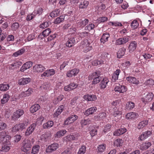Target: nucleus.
I'll return each mask as SVG.
<instances>
[{"label": "nucleus", "mask_w": 154, "mask_h": 154, "mask_svg": "<svg viewBox=\"0 0 154 154\" xmlns=\"http://www.w3.org/2000/svg\"><path fill=\"white\" fill-rule=\"evenodd\" d=\"M11 138L10 136L7 134L6 132L2 131L0 133V141L3 142L0 152H7L9 151L11 146Z\"/></svg>", "instance_id": "nucleus-1"}, {"label": "nucleus", "mask_w": 154, "mask_h": 154, "mask_svg": "<svg viewBox=\"0 0 154 154\" xmlns=\"http://www.w3.org/2000/svg\"><path fill=\"white\" fill-rule=\"evenodd\" d=\"M99 73L98 72H95L88 76L89 79H93L92 83L96 84L98 83L101 80V77L99 75Z\"/></svg>", "instance_id": "nucleus-2"}, {"label": "nucleus", "mask_w": 154, "mask_h": 154, "mask_svg": "<svg viewBox=\"0 0 154 154\" xmlns=\"http://www.w3.org/2000/svg\"><path fill=\"white\" fill-rule=\"evenodd\" d=\"M32 146L30 141L28 139L24 140L22 143L21 150L25 152H28Z\"/></svg>", "instance_id": "nucleus-3"}, {"label": "nucleus", "mask_w": 154, "mask_h": 154, "mask_svg": "<svg viewBox=\"0 0 154 154\" xmlns=\"http://www.w3.org/2000/svg\"><path fill=\"white\" fill-rule=\"evenodd\" d=\"M114 91L119 93H123L127 90V88L125 86L120 84H116L114 88Z\"/></svg>", "instance_id": "nucleus-4"}, {"label": "nucleus", "mask_w": 154, "mask_h": 154, "mask_svg": "<svg viewBox=\"0 0 154 154\" xmlns=\"http://www.w3.org/2000/svg\"><path fill=\"white\" fill-rule=\"evenodd\" d=\"M81 47L82 48L83 51L85 53L90 51L92 48L91 45L87 40L82 43Z\"/></svg>", "instance_id": "nucleus-5"}, {"label": "nucleus", "mask_w": 154, "mask_h": 154, "mask_svg": "<svg viewBox=\"0 0 154 154\" xmlns=\"http://www.w3.org/2000/svg\"><path fill=\"white\" fill-rule=\"evenodd\" d=\"M144 95V96L141 98V100L145 104L152 101L153 97L152 93H146Z\"/></svg>", "instance_id": "nucleus-6"}, {"label": "nucleus", "mask_w": 154, "mask_h": 154, "mask_svg": "<svg viewBox=\"0 0 154 154\" xmlns=\"http://www.w3.org/2000/svg\"><path fill=\"white\" fill-rule=\"evenodd\" d=\"M55 73V70L53 69H48L41 74V76L42 77H50L54 75Z\"/></svg>", "instance_id": "nucleus-7"}, {"label": "nucleus", "mask_w": 154, "mask_h": 154, "mask_svg": "<svg viewBox=\"0 0 154 154\" xmlns=\"http://www.w3.org/2000/svg\"><path fill=\"white\" fill-rule=\"evenodd\" d=\"M45 67L40 64H36L33 67L34 72L37 73H41L45 70Z\"/></svg>", "instance_id": "nucleus-8"}, {"label": "nucleus", "mask_w": 154, "mask_h": 154, "mask_svg": "<svg viewBox=\"0 0 154 154\" xmlns=\"http://www.w3.org/2000/svg\"><path fill=\"white\" fill-rule=\"evenodd\" d=\"M58 147V144L57 143L51 144L46 148V152L48 153L52 152L55 151Z\"/></svg>", "instance_id": "nucleus-9"}, {"label": "nucleus", "mask_w": 154, "mask_h": 154, "mask_svg": "<svg viewBox=\"0 0 154 154\" xmlns=\"http://www.w3.org/2000/svg\"><path fill=\"white\" fill-rule=\"evenodd\" d=\"M78 118V116L76 115H71L65 121V125H68L71 124L76 120Z\"/></svg>", "instance_id": "nucleus-10"}, {"label": "nucleus", "mask_w": 154, "mask_h": 154, "mask_svg": "<svg viewBox=\"0 0 154 154\" xmlns=\"http://www.w3.org/2000/svg\"><path fill=\"white\" fill-rule=\"evenodd\" d=\"M24 113L23 110L21 109H18L14 112L13 113L12 118L13 120H16L19 118Z\"/></svg>", "instance_id": "nucleus-11"}, {"label": "nucleus", "mask_w": 154, "mask_h": 154, "mask_svg": "<svg viewBox=\"0 0 154 154\" xmlns=\"http://www.w3.org/2000/svg\"><path fill=\"white\" fill-rule=\"evenodd\" d=\"M79 70L77 68H74L71 70L68 71L66 73V76L68 77H71L75 76L79 73Z\"/></svg>", "instance_id": "nucleus-12"}, {"label": "nucleus", "mask_w": 154, "mask_h": 154, "mask_svg": "<svg viewBox=\"0 0 154 154\" xmlns=\"http://www.w3.org/2000/svg\"><path fill=\"white\" fill-rule=\"evenodd\" d=\"M31 81V79L29 78H22L18 80V83L20 85H23L28 84Z\"/></svg>", "instance_id": "nucleus-13"}, {"label": "nucleus", "mask_w": 154, "mask_h": 154, "mask_svg": "<svg viewBox=\"0 0 154 154\" xmlns=\"http://www.w3.org/2000/svg\"><path fill=\"white\" fill-rule=\"evenodd\" d=\"M139 115L135 112H131L127 113L126 115V118L129 120H134L137 118Z\"/></svg>", "instance_id": "nucleus-14"}, {"label": "nucleus", "mask_w": 154, "mask_h": 154, "mask_svg": "<svg viewBox=\"0 0 154 154\" xmlns=\"http://www.w3.org/2000/svg\"><path fill=\"white\" fill-rule=\"evenodd\" d=\"M128 41V38L123 37L116 40V44L117 45H122L126 43Z\"/></svg>", "instance_id": "nucleus-15"}, {"label": "nucleus", "mask_w": 154, "mask_h": 154, "mask_svg": "<svg viewBox=\"0 0 154 154\" xmlns=\"http://www.w3.org/2000/svg\"><path fill=\"white\" fill-rule=\"evenodd\" d=\"M51 32V31L49 28H47L43 31L42 33L40 34L38 37V40L42 39L43 37H45L48 36Z\"/></svg>", "instance_id": "nucleus-16"}, {"label": "nucleus", "mask_w": 154, "mask_h": 154, "mask_svg": "<svg viewBox=\"0 0 154 154\" xmlns=\"http://www.w3.org/2000/svg\"><path fill=\"white\" fill-rule=\"evenodd\" d=\"M33 92V89L29 88L25 91H23L20 94L19 96L20 97H25L30 95Z\"/></svg>", "instance_id": "nucleus-17"}, {"label": "nucleus", "mask_w": 154, "mask_h": 154, "mask_svg": "<svg viewBox=\"0 0 154 154\" xmlns=\"http://www.w3.org/2000/svg\"><path fill=\"white\" fill-rule=\"evenodd\" d=\"M152 132L150 131H148L144 132L139 137V139L142 141L150 136Z\"/></svg>", "instance_id": "nucleus-18"}, {"label": "nucleus", "mask_w": 154, "mask_h": 154, "mask_svg": "<svg viewBox=\"0 0 154 154\" xmlns=\"http://www.w3.org/2000/svg\"><path fill=\"white\" fill-rule=\"evenodd\" d=\"M114 110L115 111L113 112L112 116L115 118V120L120 119L121 118L122 112L121 111L119 110L118 109Z\"/></svg>", "instance_id": "nucleus-19"}, {"label": "nucleus", "mask_w": 154, "mask_h": 154, "mask_svg": "<svg viewBox=\"0 0 154 154\" xmlns=\"http://www.w3.org/2000/svg\"><path fill=\"white\" fill-rule=\"evenodd\" d=\"M106 113L105 112H101L98 115L94 116L93 118V119L96 121L102 120L106 118Z\"/></svg>", "instance_id": "nucleus-20"}, {"label": "nucleus", "mask_w": 154, "mask_h": 154, "mask_svg": "<svg viewBox=\"0 0 154 154\" xmlns=\"http://www.w3.org/2000/svg\"><path fill=\"white\" fill-rule=\"evenodd\" d=\"M35 127V125L34 124H32L28 128L25 133V135L28 136L31 134L34 131Z\"/></svg>", "instance_id": "nucleus-21"}, {"label": "nucleus", "mask_w": 154, "mask_h": 154, "mask_svg": "<svg viewBox=\"0 0 154 154\" xmlns=\"http://www.w3.org/2000/svg\"><path fill=\"white\" fill-rule=\"evenodd\" d=\"M32 62L29 61L26 62L23 64L21 67L20 71L22 72H23L32 66Z\"/></svg>", "instance_id": "nucleus-22"}, {"label": "nucleus", "mask_w": 154, "mask_h": 154, "mask_svg": "<svg viewBox=\"0 0 154 154\" xmlns=\"http://www.w3.org/2000/svg\"><path fill=\"white\" fill-rule=\"evenodd\" d=\"M75 43V38L73 37H71L68 39L66 43V45L67 47H71L73 46Z\"/></svg>", "instance_id": "nucleus-23"}, {"label": "nucleus", "mask_w": 154, "mask_h": 154, "mask_svg": "<svg viewBox=\"0 0 154 154\" xmlns=\"http://www.w3.org/2000/svg\"><path fill=\"white\" fill-rule=\"evenodd\" d=\"M97 108L96 107H91L86 110L84 112V114L86 116H88L96 112Z\"/></svg>", "instance_id": "nucleus-24"}, {"label": "nucleus", "mask_w": 154, "mask_h": 154, "mask_svg": "<svg viewBox=\"0 0 154 154\" xmlns=\"http://www.w3.org/2000/svg\"><path fill=\"white\" fill-rule=\"evenodd\" d=\"M120 72V70L117 69L113 73L112 78V80L113 82H115L116 80L118 79L119 76Z\"/></svg>", "instance_id": "nucleus-25"}, {"label": "nucleus", "mask_w": 154, "mask_h": 154, "mask_svg": "<svg viewBox=\"0 0 154 154\" xmlns=\"http://www.w3.org/2000/svg\"><path fill=\"white\" fill-rule=\"evenodd\" d=\"M84 98L85 100L88 101H95L97 99V97L94 95H85L84 96Z\"/></svg>", "instance_id": "nucleus-26"}, {"label": "nucleus", "mask_w": 154, "mask_h": 154, "mask_svg": "<svg viewBox=\"0 0 154 154\" xmlns=\"http://www.w3.org/2000/svg\"><path fill=\"white\" fill-rule=\"evenodd\" d=\"M127 130L125 128H121L115 131L113 133V135L119 136L126 132Z\"/></svg>", "instance_id": "nucleus-27"}, {"label": "nucleus", "mask_w": 154, "mask_h": 154, "mask_svg": "<svg viewBox=\"0 0 154 154\" xmlns=\"http://www.w3.org/2000/svg\"><path fill=\"white\" fill-rule=\"evenodd\" d=\"M126 79L129 82L133 84L137 85L139 83V81L133 77L128 76L126 77Z\"/></svg>", "instance_id": "nucleus-28"}, {"label": "nucleus", "mask_w": 154, "mask_h": 154, "mask_svg": "<svg viewBox=\"0 0 154 154\" xmlns=\"http://www.w3.org/2000/svg\"><path fill=\"white\" fill-rule=\"evenodd\" d=\"M109 81L108 78H104L101 81L100 84V88L103 89L105 88L107 86Z\"/></svg>", "instance_id": "nucleus-29"}, {"label": "nucleus", "mask_w": 154, "mask_h": 154, "mask_svg": "<svg viewBox=\"0 0 154 154\" xmlns=\"http://www.w3.org/2000/svg\"><path fill=\"white\" fill-rule=\"evenodd\" d=\"M137 43L136 42L134 41L131 42L128 48L130 52L134 51L137 47Z\"/></svg>", "instance_id": "nucleus-30"}, {"label": "nucleus", "mask_w": 154, "mask_h": 154, "mask_svg": "<svg viewBox=\"0 0 154 154\" xmlns=\"http://www.w3.org/2000/svg\"><path fill=\"white\" fill-rule=\"evenodd\" d=\"M109 36V33H105L103 34L100 39L101 42L103 43L104 44L105 42H107Z\"/></svg>", "instance_id": "nucleus-31"}, {"label": "nucleus", "mask_w": 154, "mask_h": 154, "mask_svg": "<svg viewBox=\"0 0 154 154\" xmlns=\"http://www.w3.org/2000/svg\"><path fill=\"white\" fill-rule=\"evenodd\" d=\"M44 11L45 9H43L42 8H37L34 11L33 14L35 15L38 14V15H39L42 14Z\"/></svg>", "instance_id": "nucleus-32"}, {"label": "nucleus", "mask_w": 154, "mask_h": 154, "mask_svg": "<svg viewBox=\"0 0 154 154\" xmlns=\"http://www.w3.org/2000/svg\"><path fill=\"white\" fill-rule=\"evenodd\" d=\"M126 49L122 48L119 49L117 53V56L118 58H120L123 56L125 54Z\"/></svg>", "instance_id": "nucleus-33"}, {"label": "nucleus", "mask_w": 154, "mask_h": 154, "mask_svg": "<svg viewBox=\"0 0 154 154\" xmlns=\"http://www.w3.org/2000/svg\"><path fill=\"white\" fill-rule=\"evenodd\" d=\"M9 85L7 83H3L0 84V91H5L9 89Z\"/></svg>", "instance_id": "nucleus-34"}, {"label": "nucleus", "mask_w": 154, "mask_h": 154, "mask_svg": "<svg viewBox=\"0 0 154 154\" xmlns=\"http://www.w3.org/2000/svg\"><path fill=\"white\" fill-rule=\"evenodd\" d=\"M60 9H56L51 12L50 15L51 17H54L60 15Z\"/></svg>", "instance_id": "nucleus-35"}, {"label": "nucleus", "mask_w": 154, "mask_h": 154, "mask_svg": "<svg viewBox=\"0 0 154 154\" xmlns=\"http://www.w3.org/2000/svg\"><path fill=\"white\" fill-rule=\"evenodd\" d=\"M65 16L62 15L56 18L54 20V24H58L63 21L64 20Z\"/></svg>", "instance_id": "nucleus-36"}, {"label": "nucleus", "mask_w": 154, "mask_h": 154, "mask_svg": "<svg viewBox=\"0 0 154 154\" xmlns=\"http://www.w3.org/2000/svg\"><path fill=\"white\" fill-rule=\"evenodd\" d=\"M40 108L38 104H35L32 106L30 108V111L32 113H34L38 110Z\"/></svg>", "instance_id": "nucleus-37"}, {"label": "nucleus", "mask_w": 154, "mask_h": 154, "mask_svg": "<svg viewBox=\"0 0 154 154\" xmlns=\"http://www.w3.org/2000/svg\"><path fill=\"white\" fill-rule=\"evenodd\" d=\"M151 145V143L150 142L143 143L141 145L140 149L142 150L146 149L150 147Z\"/></svg>", "instance_id": "nucleus-38"}, {"label": "nucleus", "mask_w": 154, "mask_h": 154, "mask_svg": "<svg viewBox=\"0 0 154 154\" xmlns=\"http://www.w3.org/2000/svg\"><path fill=\"white\" fill-rule=\"evenodd\" d=\"M40 146L38 145H34L32 149L31 153L33 154L38 153L39 151Z\"/></svg>", "instance_id": "nucleus-39"}, {"label": "nucleus", "mask_w": 154, "mask_h": 154, "mask_svg": "<svg viewBox=\"0 0 154 154\" xmlns=\"http://www.w3.org/2000/svg\"><path fill=\"white\" fill-rule=\"evenodd\" d=\"M88 22V19H85L83 20H81L78 23V26L81 28L85 26Z\"/></svg>", "instance_id": "nucleus-40"}, {"label": "nucleus", "mask_w": 154, "mask_h": 154, "mask_svg": "<svg viewBox=\"0 0 154 154\" xmlns=\"http://www.w3.org/2000/svg\"><path fill=\"white\" fill-rule=\"evenodd\" d=\"M67 131L64 129L58 131L55 134V137H60L63 136L66 133Z\"/></svg>", "instance_id": "nucleus-41"}, {"label": "nucleus", "mask_w": 154, "mask_h": 154, "mask_svg": "<svg viewBox=\"0 0 154 154\" xmlns=\"http://www.w3.org/2000/svg\"><path fill=\"white\" fill-rule=\"evenodd\" d=\"M147 120H144L140 122L139 123L137 128L138 129H140L145 127L148 124Z\"/></svg>", "instance_id": "nucleus-42"}, {"label": "nucleus", "mask_w": 154, "mask_h": 154, "mask_svg": "<svg viewBox=\"0 0 154 154\" xmlns=\"http://www.w3.org/2000/svg\"><path fill=\"white\" fill-rule=\"evenodd\" d=\"M25 49L22 48L13 54L12 56L15 57H17L23 54L25 52Z\"/></svg>", "instance_id": "nucleus-43"}, {"label": "nucleus", "mask_w": 154, "mask_h": 154, "mask_svg": "<svg viewBox=\"0 0 154 154\" xmlns=\"http://www.w3.org/2000/svg\"><path fill=\"white\" fill-rule=\"evenodd\" d=\"M134 107L135 104L134 103L131 101L128 102L126 105V109L129 110L132 109Z\"/></svg>", "instance_id": "nucleus-44"}, {"label": "nucleus", "mask_w": 154, "mask_h": 154, "mask_svg": "<svg viewBox=\"0 0 154 154\" xmlns=\"http://www.w3.org/2000/svg\"><path fill=\"white\" fill-rule=\"evenodd\" d=\"M53 125L54 122L52 121H49L43 125V127L45 129L50 128L52 127Z\"/></svg>", "instance_id": "nucleus-45"}, {"label": "nucleus", "mask_w": 154, "mask_h": 154, "mask_svg": "<svg viewBox=\"0 0 154 154\" xmlns=\"http://www.w3.org/2000/svg\"><path fill=\"white\" fill-rule=\"evenodd\" d=\"M123 143V141L121 139H118L116 140L114 142V144L115 146L117 147H120L121 146Z\"/></svg>", "instance_id": "nucleus-46"}, {"label": "nucleus", "mask_w": 154, "mask_h": 154, "mask_svg": "<svg viewBox=\"0 0 154 154\" xmlns=\"http://www.w3.org/2000/svg\"><path fill=\"white\" fill-rule=\"evenodd\" d=\"M88 5V2L87 1H85L79 4V7L80 8H86Z\"/></svg>", "instance_id": "nucleus-47"}, {"label": "nucleus", "mask_w": 154, "mask_h": 154, "mask_svg": "<svg viewBox=\"0 0 154 154\" xmlns=\"http://www.w3.org/2000/svg\"><path fill=\"white\" fill-rule=\"evenodd\" d=\"M9 96L8 94H4L3 98L1 100L2 103L4 104L6 103L9 99Z\"/></svg>", "instance_id": "nucleus-48"}, {"label": "nucleus", "mask_w": 154, "mask_h": 154, "mask_svg": "<svg viewBox=\"0 0 154 154\" xmlns=\"http://www.w3.org/2000/svg\"><path fill=\"white\" fill-rule=\"evenodd\" d=\"M139 24L137 21L134 20L131 23V28L133 29L137 28L139 26Z\"/></svg>", "instance_id": "nucleus-49"}, {"label": "nucleus", "mask_w": 154, "mask_h": 154, "mask_svg": "<svg viewBox=\"0 0 154 154\" xmlns=\"http://www.w3.org/2000/svg\"><path fill=\"white\" fill-rule=\"evenodd\" d=\"M20 129L23 130L25 129L28 125V122L25 121L23 123L18 124Z\"/></svg>", "instance_id": "nucleus-50"}, {"label": "nucleus", "mask_w": 154, "mask_h": 154, "mask_svg": "<svg viewBox=\"0 0 154 154\" xmlns=\"http://www.w3.org/2000/svg\"><path fill=\"white\" fill-rule=\"evenodd\" d=\"M50 86V84L48 82H45L41 86V89L47 90L49 89Z\"/></svg>", "instance_id": "nucleus-51"}, {"label": "nucleus", "mask_w": 154, "mask_h": 154, "mask_svg": "<svg viewBox=\"0 0 154 154\" xmlns=\"http://www.w3.org/2000/svg\"><path fill=\"white\" fill-rule=\"evenodd\" d=\"M86 151V147L84 146H82L79 148L77 153V154H84Z\"/></svg>", "instance_id": "nucleus-52"}, {"label": "nucleus", "mask_w": 154, "mask_h": 154, "mask_svg": "<svg viewBox=\"0 0 154 154\" xmlns=\"http://www.w3.org/2000/svg\"><path fill=\"white\" fill-rule=\"evenodd\" d=\"M91 122V120L88 119L86 120L83 119L82 120L81 122V124L82 126H83L90 124Z\"/></svg>", "instance_id": "nucleus-53"}, {"label": "nucleus", "mask_w": 154, "mask_h": 154, "mask_svg": "<svg viewBox=\"0 0 154 154\" xmlns=\"http://www.w3.org/2000/svg\"><path fill=\"white\" fill-rule=\"evenodd\" d=\"M110 25H111L114 26H122V24L119 22H110L108 23Z\"/></svg>", "instance_id": "nucleus-54"}, {"label": "nucleus", "mask_w": 154, "mask_h": 154, "mask_svg": "<svg viewBox=\"0 0 154 154\" xmlns=\"http://www.w3.org/2000/svg\"><path fill=\"white\" fill-rule=\"evenodd\" d=\"M106 148L105 145L103 144L99 146L98 147V152H102L104 151Z\"/></svg>", "instance_id": "nucleus-55"}, {"label": "nucleus", "mask_w": 154, "mask_h": 154, "mask_svg": "<svg viewBox=\"0 0 154 154\" xmlns=\"http://www.w3.org/2000/svg\"><path fill=\"white\" fill-rule=\"evenodd\" d=\"M107 20L108 18L106 17H103L98 18L97 19V21L99 23L106 21Z\"/></svg>", "instance_id": "nucleus-56"}, {"label": "nucleus", "mask_w": 154, "mask_h": 154, "mask_svg": "<svg viewBox=\"0 0 154 154\" xmlns=\"http://www.w3.org/2000/svg\"><path fill=\"white\" fill-rule=\"evenodd\" d=\"M64 97V96L62 95H60L57 98V100L54 101L53 103L55 104H57L59 101H61Z\"/></svg>", "instance_id": "nucleus-57"}, {"label": "nucleus", "mask_w": 154, "mask_h": 154, "mask_svg": "<svg viewBox=\"0 0 154 154\" xmlns=\"http://www.w3.org/2000/svg\"><path fill=\"white\" fill-rule=\"evenodd\" d=\"M119 104V102L117 100L113 101L111 103V108L113 109V110H116L117 109L116 106Z\"/></svg>", "instance_id": "nucleus-58"}, {"label": "nucleus", "mask_w": 154, "mask_h": 154, "mask_svg": "<svg viewBox=\"0 0 154 154\" xmlns=\"http://www.w3.org/2000/svg\"><path fill=\"white\" fill-rule=\"evenodd\" d=\"M19 27V25L17 23L15 22L13 23L12 25L11 28L13 30H16Z\"/></svg>", "instance_id": "nucleus-59"}, {"label": "nucleus", "mask_w": 154, "mask_h": 154, "mask_svg": "<svg viewBox=\"0 0 154 154\" xmlns=\"http://www.w3.org/2000/svg\"><path fill=\"white\" fill-rule=\"evenodd\" d=\"M94 27V24L91 23L89 24L85 28V29L86 30L90 31L93 29Z\"/></svg>", "instance_id": "nucleus-60"}, {"label": "nucleus", "mask_w": 154, "mask_h": 154, "mask_svg": "<svg viewBox=\"0 0 154 154\" xmlns=\"http://www.w3.org/2000/svg\"><path fill=\"white\" fill-rule=\"evenodd\" d=\"M64 139L65 140L70 141L74 140V138L73 135H69L65 137Z\"/></svg>", "instance_id": "nucleus-61"}, {"label": "nucleus", "mask_w": 154, "mask_h": 154, "mask_svg": "<svg viewBox=\"0 0 154 154\" xmlns=\"http://www.w3.org/2000/svg\"><path fill=\"white\" fill-rule=\"evenodd\" d=\"M20 130L18 124L15 125L11 129V131L13 132H17Z\"/></svg>", "instance_id": "nucleus-62"}, {"label": "nucleus", "mask_w": 154, "mask_h": 154, "mask_svg": "<svg viewBox=\"0 0 154 154\" xmlns=\"http://www.w3.org/2000/svg\"><path fill=\"white\" fill-rule=\"evenodd\" d=\"M35 37V34L33 33L29 35L27 38V39L28 41H30L34 39Z\"/></svg>", "instance_id": "nucleus-63"}, {"label": "nucleus", "mask_w": 154, "mask_h": 154, "mask_svg": "<svg viewBox=\"0 0 154 154\" xmlns=\"http://www.w3.org/2000/svg\"><path fill=\"white\" fill-rule=\"evenodd\" d=\"M145 84L149 85H154V81L152 79H149L146 82Z\"/></svg>", "instance_id": "nucleus-64"}]
</instances>
